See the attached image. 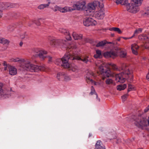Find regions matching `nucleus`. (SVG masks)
Masks as SVG:
<instances>
[{
    "mask_svg": "<svg viewBox=\"0 0 149 149\" xmlns=\"http://www.w3.org/2000/svg\"><path fill=\"white\" fill-rule=\"evenodd\" d=\"M117 4H121L125 6L126 10L129 12L136 13L139 10V6L141 4L143 0H131L130 3L127 0H115Z\"/></svg>",
    "mask_w": 149,
    "mask_h": 149,
    "instance_id": "f257e3e1",
    "label": "nucleus"
},
{
    "mask_svg": "<svg viewBox=\"0 0 149 149\" xmlns=\"http://www.w3.org/2000/svg\"><path fill=\"white\" fill-rule=\"evenodd\" d=\"M97 6L100 8H103L104 5L102 3H100L97 1L88 3L86 6L85 13L87 15H89V13L94 12Z\"/></svg>",
    "mask_w": 149,
    "mask_h": 149,
    "instance_id": "f03ea898",
    "label": "nucleus"
},
{
    "mask_svg": "<svg viewBox=\"0 0 149 149\" xmlns=\"http://www.w3.org/2000/svg\"><path fill=\"white\" fill-rule=\"evenodd\" d=\"M69 59H72L71 55L70 54H66L61 59H57L56 63L64 68H68L69 67V63L68 62Z\"/></svg>",
    "mask_w": 149,
    "mask_h": 149,
    "instance_id": "7ed1b4c3",
    "label": "nucleus"
},
{
    "mask_svg": "<svg viewBox=\"0 0 149 149\" xmlns=\"http://www.w3.org/2000/svg\"><path fill=\"white\" fill-rule=\"evenodd\" d=\"M36 65L31 62L30 60L27 59H24V62L21 65V67L24 70L31 72H35Z\"/></svg>",
    "mask_w": 149,
    "mask_h": 149,
    "instance_id": "20e7f679",
    "label": "nucleus"
},
{
    "mask_svg": "<svg viewBox=\"0 0 149 149\" xmlns=\"http://www.w3.org/2000/svg\"><path fill=\"white\" fill-rule=\"evenodd\" d=\"M133 119L135 125L139 127H142L148 125L147 120L146 118H141V117L134 116Z\"/></svg>",
    "mask_w": 149,
    "mask_h": 149,
    "instance_id": "39448f33",
    "label": "nucleus"
},
{
    "mask_svg": "<svg viewBox=\"0 0 149 149\" xmlns=\"http://www.w3.org/2000/svg\"><path fill=\"white\" fill-rule=\"evenodd\" d=\"M49 40L50 45L53 47H62L63 44L64 43L63 40L61 39H56L53 38H50Z\"/></svg>",
    "mask_w": 149,
    "mask_h": 149,
    "instance_id": "423d86ee",
    "label": "nucleus"
},
{
    "mask_svg": "<svg viewBox=\"0 0 149 149\" xmlns=\"http://www.w3.org/2000/svg\"><path fill=\"white\" fill-rule=\"evenodd\" d=\"M125 65H123L122 68V70H124L125 80L126 79L128 81H132L133 79V75L128 68H125Z\"/></svg>",
    "mask_w": 149,
    "mask_h": 149,
    "instance_id": "0eeeda50",
    "label": "nucleus"
},
{
    "mask_svg": "<svg viewBox=\"0 0 149 149\" xmlns=\"http://www.w3.org/2000/svg\"><path fill=\"white\" fill-rule=\"evenodd\" d=\"M35 52L36 56L39 57L42 60H44L47 57V56L45 55L47 54V52L44 50H36Z\"/></svg>",
    "mask_w": 149,
    "mask_h": 149,
    "instance_id": "6e6552de",
    "label": "nucleus"
},
{
    "mask_svg": "<svg viewBox=\"0 0 149 149\" xmlns=\"http://www.w3.org/2000/svg\"><path fill=\"white\" fill-rule=\"evenodd\" d=\"M83 24L86 26H89L95 25L97 24V22L96 21L91 18H86L84 20Z\"/></svg>",
    "mask_w": 149,
    "mask_h": 149,
    "instance_id": "1a4fd4ad",
    "label": "nucleus"
},
{
    "mask_svg": "<svg viewBox=\"0 0 149 149\" xmlns=\"http://www.w3.org/2000/svg\"><path fill=\"white\" fill-rule=\"evenodd\" d=\"M114 76L115 77L116 80L117 82L123 83L125 81L124 72L118 74L115 73Z\"/></svg>",
    "mask_w": 149,
    "mask_h": 149,
    "instance_id": "9d476101",
    "label": "nucleus"
},
{
    "mask_svg": "<svg viewBox=\"0 0 149 149\" xmlns=\"http://www.w3.org/2000/svg\"><path fill=\"white\" fill-rule=\"evenodd\" d=\"M85 3L84 1L81 2H77L76 4L73 6V8H71L72 10H74L75 9L80 10L83 9L84 7Z\"/></svg>",
    "mask_w": 149,
    "mask_h": 149,
    "instance_id": "9b49d317",
    "label": "nucleus"
},
{
    "mask_svg": "<svg viewBox=\"0 0 149 149\" xmlns=\"http://www.w3.org/2000/svg\"><path fill=\"white\" fill-rule=\"evenodd\" d=\"M100 9L96 11L95 13V17L98 19H102L105 16L104 10L101 8Z\"/></svg>",
    "mask_w": 149,
    "mask_h": 149,
    "instance_id": "f8f14e48",
    "label": "nucleus"
},
{
    "mask_svg": "<svg viewBox=\"0 0 149 149\" xmlns=\"http://www.w3.org/2000/svg\"><path fill=\"white\" fill-rule=\"evenodd\" d=\"M10 90L9 91H7L6 89L3 88H0V95L1 96L3 97L6 98V97H8L10 95L11 93Z\"/></svg>",
    "mask_w": 149,
    "mask_h": 149,
    "instance_id": "ddd939ff",
    "label": "nucleus"
},
{
    "mask_svg": "<svg viewBox=\"0 0 149 149\" xmlns=\"http://www.w3.org/2000/svg\"><path fill=\"white\" fill-rule=\"evenodd\" d=\"M95 76V74L93 72L90 71L88 72L86 77V82L89 84L90 83H92L93 82V81L91 79L92 77H94Z\"/></svg>",
    "mask_w": 149,
    "mask_h": 149,
    "instance_id": "4468645a",
    "label": "nucleus"
},
{
    "mask_svg": "<svg viewBox=\"0 0 149 149\" xmlns=\"http://www.w3.org/2000/svg\"><path fill=\"white\" fill-rule=\"evenodd\" d=\"M104 56L106 58L111 57L113 58L117 56V54L113 51L107 52L104 54Z\"/></svg>",
    "mask_w": 149,
    "mask_h": 149,
    "instance_id": "2eb2a0df",
    "label": "nucleus"
},
{
    "mask_svg": "<svg viewBox=\"0 0 149 149\" xmlns=\"http://www.w3.org/2000/svg\"><path fill=\"white\" fill-rule=\"evenodd\" d=\"M138 38L139 39L142 40H145L146 39L149 40V37L147 36L146 34H144L139 35ZM145 47L146 49L149 50V45L147 44L145 45Z\"/></svg>",
    "mask_w": 149,
    "mask_h": 149,
    "instance_id": "dca6fc26",
    "label": "nucleus"
},
{
    "mask_svg": "<svg viewBox=\"0 0 149 149\" xmlns=\"http://www.w3.org/2000/svg\"><path fill=\"white\" fill-rule=\"evenodd\" d=\"M115 73L113 71L109 69L104 72L103 75L107 77H114L115 75Z\"/></svg>",
    "mask_w": 149,
    "mask_h": 149,
    "instance_id": "f3484780",
    "label": "nucleus"
},
{
    "mask_svg": "<svg viewBox=\"0 0 149 149\" xmlns=\"http://www.w3.org/2000/svg\"><path fill=\"white\" fill-rule=\"evenodd\" d=\"M71 58L72 60L76 59L78 60H81L85 63H87V62L88 61V56L81 58L79 56H73L71 55Z\"/></svg>",
    "mask_w": 149,
    "mask_h": 149,
    "instance_id": "a211bd4d",
    "label": "nucleus"
},
{
    "mask_svg": "<svg viewBox=\"0 0 149 149\" xmlns=\"http://www.w3.org/2000/svg\"><path fill=\"white\" fill-rule=\"evenodd\" d=\"M72 35L73 38L75 40H81L83 38V35L82 34H78L74 32L72 33Z\"/></svg>",
    "mask_w": 149,
    "mask_h": 149,
    "instance_id": "6ab92c4d",
    "label": "nucleus"
},
{
    "mask_svg": "<svg viewBox=\"0 0 149 149\" xmlns=\"http://www.w3.org/2000/svg\"><path fill=\"white\" fill-rule=\"evenodd\" d=\"M95 149H106L105 146L100 140L98 141L95 145Z\"/></svg>",
    "mask_w": 149,
    "mask_h": 149,
    "instance_id": "aec40b11",
    "label": "nucleus"
},
{
    "mask_svg": "<svg viewBox=\"0 0 149 149\" xmlns=\"http://www.w3.org/2000/svg\"><path fill=\"white\" fill-rule=\"evenodd\" d=\"M101 63L100 62H98L95 63V65L97 66H99V69L100 72L101 74H104V72L106 71L104 68V66L101 64H100Z\"/></svg>",
    "mask_w": 149,
    "mask_h": 149,
    "instance_id": "412c9836",
    "label": "nucleus"
},
{
    "mask_svg": "<svg viewBox=\"0 0 149 149\" xmlns=\"http://www.w3.org/2000/svg\"><path fill=\"white\" fill-rule=\"evenodd\" d=\"M9 73L12 75H16L17 73V69L13 66H10L9 67Z\"/></svg>",
    "mask_w": 149,
    "mask_h": 149,
    "instance_id": "4be33fe9",
    "label": "nucleus"
},
{
    "mask_svg": "<svg viewBox=\"0 0 149 149\" xmlns=\"http://www.w3.org/2000/svg\"><path fill=\"white\" fill-rule=\"evenodd\" d=\"M131 47L133 53L135 55H137L138 52L137 50L139 48V46L136 44H134L131 45Z\"/></svg>",
    "mask_w": 149,
    "mask_h": 149,
    "instance_id": "5701e85b",
    "label": "nucleus"
},
{
    "mask_svg": "<svg viewBox=\"0 0 149 149\" xmlns=\"http://www.w3.org/2000/svg\"><path fill=\"white\" fill-rule=\"evenodd\" d=\"M39 71H47V68L43 66H38L36 65L35 72H38Z\"/></svg>",
    "mask_w": 149,
    "mask_h": 149,
    "instance_id": "b1692460",
    "label": "nucleus"
},
{
    "mask_svg": "<svg viewBox=\"0 0 149 149\" xmlns=\"http://www.w3.org/2000/svg\"><path fill=\"white\" fill-rule=\"evenodd\" d=\"M24 58H11L10 59V60L11 61L15 62H18L21 65L24 62Z\"/></svg>",
    "mask_w": 149,
    "mask_h": 149,
    "instance_id": "393cba45",
    "label": "nucleus"
},
{
    "mask_svg": "<svg viewBox=\"0 0 149 149\" xmlns=\"http://www.w3.org/2000/svg\"><path fill=\"white\" fill-rule=\"evenodd\" d=\"M65 68L68 69L69 70H71L73 72L77 71L78 70V68L76 65H70V64L69 67Z\"/></svg>",
    "mask_w": 149,
    "mask_h": 149,
    "instance_id": "a878e982",
    "label": "nucleus"
},
{
    "mask_svg": "<svg viewBox=\"0 0 149 149\" xmlns=\"http://www.w3.org/2000/svg\"><path fill=\"white\" fill-rule=\"evenodd\" d=\"M72 10L71 8L68 7H65L62 8L60 7L59 11L62 13H65Z\"/></svg>",
    "mask_w": 149,
    "mask_h": 149,
    "instance_id": "bb28decb",
    "label": "nucleus"
},
{
    "mask_svg": "<svg viewBox=\"0 0 149 149\" xmlns=\"http://www.w3.org/2000/svg\"><path fill=\"white\" fill-rule=\"evenodd\" d=\"M50 3V2H49L47 4H40L38 7V8L40 10H43L45 8L48 7Z\"/></svg>",
    "mask_w": 149,
    "mask_h": 149,
    "instance_id": "cd10ccee",
    "label": "nucleus"
},
{
    "mask_svg": "<svg viewBox=\"0 0 149 149\" xmlns=\"http://www.w3.org/2000/svg\"><path fill=\"white\" fill-rule=\"evenodd\" d=\"M76 47L74 44H70L67 48V50L68 52L71 51L72 50L75 49L76 48Z\"/></svg>",
    "mask_w": 149,
    "mask_h": 149,
    "instance_id": "c85d7f7f",
    "label": "nucleus"
},
{
    "mask_svg": "<svg viewBox=\"0 0 149 149\" xmlns=\"http://www.w3.org/2000/svg\"><path fill=\"white\" fill-rule=\"evenodd\" d=\"M10 42V41L4 38H0V43L3 45H8Z\"/></svg>",
    "mask_w": 149,
    "mask_h": 149,
    "instance_id": "c756f323",
    "label": "nucleus"
},
{
    "mask_svg": "<svg viewBox=\"0 0 149 149\" xmlns=\"http://www.w3.org/2000/svg\"><path fill=\"white\" fill-rule=\"evenodd\" d=\"M118 50V52L120 53V56L121 57L125 58L126 56V52L125 51H124L121 50L119 48H117Z\"/></svg>",
    "mask_w": 149,
    "mask_h": 149,
    "instance_id": "7c9ffc66",
    "label": "nucleus"
},
{
    "mask_svg": "<svg viewBox=\"0 0 149 149\" xmlns=\"http://www.w3.org/2000/svg\"><path fill=\"white\" fill-rule=\"evenodd\" d=\"M127 85L126 84L120 85L117 86V88L118 90L121 91L124 90L126 88Z\"/></svg>",
    "mask_w": 149,
    "mask_h": 149,
    "instance_id": "2f4dec72",
    "label": "nucleus"
},
{
    "mask_svg": "<svg viewBox=\"0 0 149 149\" xmlns=\"http://www.w3.org/2000/svg\"><path fill=\"white\" fill-rule=\"evenodd\" d=\"M142 30L143 29L141 28H139L137 29H136L133 35L132 36V38H133L135 35L141 33L142 32Z\"/></svg>",
    "mask_w": 149,
    "mask_h": 149,
    "instance_id": "473e14b6",
    "label": "nucleus"
},
{
    "mask_svg": "<svg viewBox=\"0 0 149 149\" xmlns=\"http://www.w3.org/2000/svg\"><path fill=\"white\" fill-rule=\"evenodd\" d=\"M106 43V41L105 40L99 42L96 45V47H99L104 46Z\"/></svg>",
    "mask_w": 149,
    "mask_h": 149,
    "instance_id": "72a5a7b5",
    "label": "nucleus"
},
{
    "mask_svg": "<svg viewBox=\"0 0 149 149\" xmlns=\"http://www.w3.org/2000/svg\"><path fill=\"white\" fill-rule=\"evenodd\" d=\"M59 31L61 33L65 35H68L69 34V31L63 28L60 29L59 30Z\"/></svg>",
    "mask_w": 149,
    "mask_h": 149,
    "instance_id": "f704fd0d",
    "label": "nucleus"
},
{
    "mask_svg": "<svg viewBox=\"0 0 149 149\" xmlns=\"http://www.w3.org/2000/svg\"><path fill=\"white\" fill-rule=\"evenodd\" d=\"M111 31H113L117 32L119 34L121 33L122 31L120 29L117 27H113L110 29Z\"/></svg>",
    "mask_w": 149,
    "mask_h": 149,
    "instance_id": "c9c22d12",
    "label": "nucleus"
},
{
    "mask_svg": "<svg viewBox=\"0 0 149 149\" xmlns=\"http://www.w3.org/2000/svg\"><path fill=\"white\" fill-rule=\"evenodd\" d=\"M64 76V73H59L57 74V78L58 80L62 79L63 78Z\"/></svg>",
    "mask_w": 149,
    "mask_h": 149,
    "instance_id": "e433bc0d",
    "label": "nucleus"
},
{
    "mask_svg": "<svg viewBox=\"0 0 149 149\" xmlns=\"http://www.w3.org/2000/svg\"><path fill=\"white\" fill-rule=\"evenodd\" d=\"M105 83L107 85L111 84H113V81L112 79L107 78L106 80Z\"/></svg>",
    "mask_w": 149,
    "mask_h": 149,
    "instance_id": "4c0bfd02",
    "label": "nucleus"
},
{
    "mask_svg": "<svg viewBox=\"0 0 149 149\" xmlns=\"http://www.w3.org/2000/svg\"><path fill=\"white\" fill-rule=\"evenodd\" d=\"M109 65L111 66L112 69L114 71H118L119 70L118 67L116 65L111 63Z\"/></svg>",
    "mask_w": 149,
    "mask_h": 149,
    "instance_id": "58836bf2",
    "label": "nucleus"
},
{
    "mask_svg": "<svg viewBox=\"0 0 149 149\" xmlns=\"http://www.w3.org/2000/svg\"><path fill=\"white\" fill-rule=\"evenodd\" d=\"M64 75L63 77V78H64L65 81H68L71 79L70 77L65 73H64Z\"/></svg>",
    "mask_w": 149,
    "mask_h": 149,
    "instance_id": "ea45409f",
    "label": "nucleus"
},
{
    "mask_svg": "<svg viewBox=\"0 0 149 149\" xmlns=\"http://www.w3.org/2000/svg\"><path fill=\"white\" fill-rule=\"evenodd\" d=\"M134 87L132 85L129 84L128 85V92H129L134 89Z\"/></svg>",
    "mask_w": 149,
    "mask_h": 149,
    "instance_id": "a19ab883",
    "label": "nucleus"
},
{
    "mask_svg": "<svg viewBox=\"0 0 149 149\" xmlns=\"http://www.w3.org/2000/svg\"><path fill=\"white\" fill-rule=\"evenodd\" d=\"M60 7L58 6L57 5H56L54 8L52 9L53 10L54 12H56L58 10L59 11Z\"/></svg>",
    "mask_w": 149,
    "mask_h": 149,
    "instance_id": "79ce46f5",
    "label": "nucleus"
},
{
    "mask_svg": "<svg viewBox=\"0 0 149 149\" xmlns=\"http://www.w3.org/2000/svg\"><path fill=\"white\" fill-rule=\"evenodd\" d=\"M144 15L147 17L149 16V7L146 9V11L144 13Z\"/></svg>",
    "mask_w": 149,
    "mask_h": 149,
    "instance_id": "37998d69",
    "label": "nucleus"
},
{
    "mask_svg": "<svg viewBox=\"0 0 149 149\" xmlns=\"http://www.w3.org/2000/svg\"><path fill=\"white\" fill-rule=\"evenodd\" d=\"M128 96V95L127 94H125L122 96V101H123V102H124L126 100Z\"/></svg>",
    "mask_w": 149,
    "mask_h": 149,
    "instance_id": "c03bdc74",
    "label": "nucleus"
},
{
    "mask_svg": "<svg viewBox=\"0 0 149 149\" xmlns=\"http://www.w3.org/2000/svg\"><path fill=\"white\" fill-rule=\"evenodd\" d=\"M65 35L66 36V38L67 40H72V38L69 32L68 35Z\"/></svg>",
    "mask_w": 149,
    "mask_h": 149,
    "instance_id": "a18cd8bd",
    "label": "nucleus"
},
{
    "mask_svg": "<svg viewBox=\"0 0 149 149\" xmlns=\"http://www.w3.org/2000/svg\"><path fill=\"white\" fill-rule=\"evenodd\" d=\"M4 9L8 7H11V6L9 3H4Z\"/></svg>",
    "mask_w": 149,
    "mask_h": 149,
    "instance_id": "49530a36",
    "label": "nucleus"
},
{
    "mask_svg": "<svg viewBox=\"0 0 149 149\" xmlns=\"http://www.w3.org/2000/svg\"><path fill=\"white\" fill-rule=\"evenodd\" d=\"M5 4L4 3H0V9L2 10V9H4V6Z\"/></svg>",
    "mask_w": 149,
    "mask_h": 149,
    "instance_id": "de8ad7c7",
    "label": "nucleus"
},
{
    "mask_svg": "<svg viewBox=\"0 0 149 149\" xmlns=\"http://www.w3.org/2000/svg\"><path fill=\"white\" fill-rule=\"evenodd\" d=\"M95 90L93 86L91 87V92L90 93V94L91 95H93L95 93Z\"/></svg>",
    "mask_w": 149,
    "mask_h": 149,
    "instance_id": "09e8293b",
    "label": "nucleus"
},
{
    "mask_svg": "<svg viewBox=\"0 0 149 149\" xmlns=\"http://www.w3.org/2000/svg\"><path fill=\"white\" fill-rule=\"evenodd\" d=\"M96 54H97V55H98V56H100L101 57V51L99 50H97L96 51Z\"/></svg>",
    "mask_w": 149,
    "mask_h": 149,
    "instance_id": "8fccbe9b",
    "label": "nucleus"
},
{
    "mask_svg": "<svg viewBox=\"0 0 149 149\" xmlns=\"http://www.w3.org/2000/svg\"><path fill=\"white\" fill-rule=\"evenodd\" d=\"M46 58H48V61L49 62H51L52 61V57L49 56H47V57Z\"/></svg>",
    "mask_w": 149,
    "mask_h": 149,
    "instance_id": "3c124183",
    "label": "nucleus"
},
{
    "mask_svg": "<svg viewBox=\"0 0 149 149\" xmlns=\"http://www.w3.org/2000/svg\"><path fill=\"white\" fill-rule=\"evenodd\" d=\"M25 33L22 34L20 35V37L21 39H23L25 38Z\"/></svg>",
    "mask_w": 149,
    "mask_h": 149,
    "instance_id": "603ef678",
    "label": "nucleus"
},
{
    "mask_svg": "<svg viewBox=\"0 0 149 149\" xmlns=\"http://www.w3.org/2000/svg\"><path fill=\"white\" fill-rule=\"evenodd\" d=\"M149 111V105L145 109L144 112H147Z\"/></svg>",
    "mask_w": 149,
    "mask_h": 149,
    "instance_id": "864d4df0",
    "label": "nucleus"
},
{
    "mask_svg": "<svg viewBox=\"0 0 149 149\" xmlns=\"http://www.w3.org/2000/svg\"><path fill=\"white\" fill-rule=\"evenodd\" d=\"M94 57L95 58H100L101 57L100 56H98V55L96 54L94 55Z\"/></svg>",
    "mask_w": 149,
    "mask_h": 149,
    "instance_id": "5fc2aeb1",
    "label": "nucleus"
},
{
    "mask_svg": "<svg viewBox=\"0 0 149 149\" xmlns=\"http://www.w3.org/2000/svg\"><path fill=\"white\" fill-rule=\"evenodd\" d=\"M3 84L1 83H0V88H3Z\"/></svg>",
    "mask_w": 149,
    "mask_h": 149,
    "instance_id": "6e6d98bb",
    "label": "nucleus"
},
{
    "mask_svg": "<svg viewBox=\"0 0 149 149\" xmlns=\"http://www.w3.org/2000/svg\"><path fill=\"white\" fill-rule=\"evenodd\" d=\"M123 39H125V40H127L130 39H131L132 38V37L130 38H126V37H122Z\"/></svg>",
    "mask_w": 149,
    "mask_h": 149,
    "instance_id": "4d7b16f0",
    "label": "nucleus"
},
{
    "mask_svg": "<svg viewBox=\"0 0 149 149\" xmlns=\"http://www.w3.org/2000/svg\"><path fill=\"white\" fill-rule=\"evenodd\" d=\"M90 84H94L95 85H97L98 84V83H97V82H94V81H93V82L92 83H90Z\"/></svg>",
    "mask_w": 149,
    "mask_h": 149,
    "instance_id": "13d9d810",
    "label": "nucleus"
},
{
    "mask_svg": "<svg viewBox=\"0 0 149 149\" xmlns=\"http://www.w3.org/2000/svg\"><path fill=\"white\" fill-rule=\"evenodd\" d=\"M2 10L0 9V17H2Z\"/></svg>",
    "mask_w": 149,
    "mask_h": 149,
    "instance_id": "bf43d9fd",
    "label": "nucleus"
},
{
    "mask_svg": "<svg viewBox=\"0 0 149 149\" xmlns=\"http://www.w3.org/2000/svg\"><path fill=\"white\" fill-rule=\"evenodd\" d=\"M146 77L147 79L149 80V72L147 74Z\"/></svg>",
    "mask_w": 149,
    "mask_h": 149,
    "instance_id": "052dcab7",
    "label": "nucleus"
},
{
    "mask_svg": "<svg viewBox=\"0 0 149 149\" xmlns=\"http://www.w3.org/2000/svg\"><path fill=\"white\" fill-rule=\"evenodd\" d=\"M3 65L5 66H7L6 62L5 61H4L3 63Z\"/></svg>",
    "mask_w": 149,
    "mask_h": 149,
    "instance_id": "680f3d73",
    "label": "nucleus"
},
{
    "mask_svg": "<svg viewBox=\"0 0 149 149\" xmlns=\"http://www.w3.org/2000/svg\"><path fill=\"white\" fill-rule=\"evenodd\" d=\"M33 21L30 22V23L29 24V26H31V24H32V23L33 22Z\"/></svg>",
    "mask_w": 149,
    "mask_h": 149,
    "instance_id": "e2e57ef3",
    "label": "nucleus"
},
{
    "mask_svg": "<svg viewBox=\"0 0 149 149\" xmlns=\"http://www.w3.org/2000/svg\"><path fill=\"white\" fill-rule=\"evenodd\" d=\"M7 69V66H5V67L4 68V70H6Z\"/></svg>",
    "mask_w": 149,
    "mask_h": 149,
    "instance_id": "0e129e2a",
    "label": "nucleus"
},
{
    "mask_svg": "<svg viewBox=\"0 0 149 149\" xmlns=\"http://www.w3.org/2000/svg\"><path fill=\"white\" fill-rule=\"evenodd\" d=\"M23 45V42H21L20 43V44H19V45L20 46H22V45Z\"/></svg>",
    "mask_w": 149,
    "mask_h": 149,
    "instance_id": "69168bd1",
    "label": "nucleus"
},
{
    "mask_svg": "<svg viewBox=\"0 0 149 149\" xmlns=\"http://www.w3.org/2000/svg\"><path fill=\"white\" fill-rule=\"evenodd\" d=\"M102 78V79L103 80H104L105 79V77H103Z\"/></svg>",
    "mask_w": 149,
    "mask_h": 149,
    "instance_id": "338daca9",
    "label": "nucleus"
},
{
    "mask_svg": "<svg viewBox=\"0 0 149 149\" xmlns=\"http://www.w3.org/2000/svg\"><path fill=\"white\" fill-rule=\"evenodd\" d=\"M118 41H120V38L118 39Z\"/></svg>",
    "mask_w": 149,
    "mask_h": 149,
    "instance_id": "774afa93",
    "label": "nucleus"
}]
</instances>
